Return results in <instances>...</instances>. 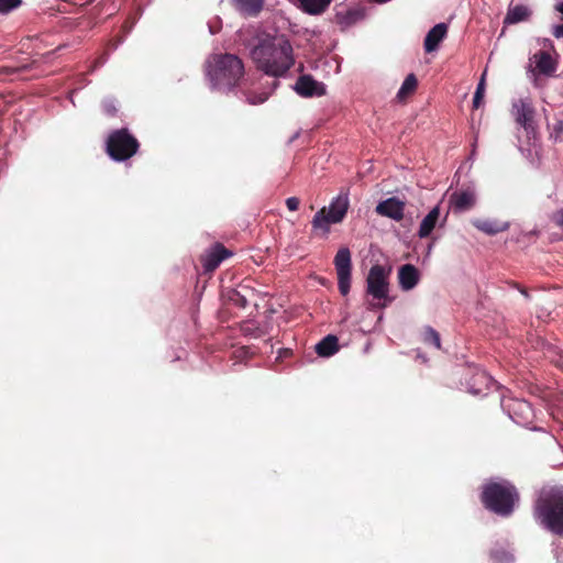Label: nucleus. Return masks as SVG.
I'll return each mask as SVG.
<instances>
[{"mask_svg":"<svg viewBox=\"0 0 563 563\" xmlns=\"http://www.w3.org/2000/svg\"><path fill=\"white\" fill-rule=\"evenodd\" d=\"M257 69L275 78L283 77L295 64L292 46L285 35H266L251 51Z\"/></svg>","mask_w":563,"mask_h":563,"instance_id":"f257e3e1","label":"nucleus"},{"mask_svg":"<svg viewBox=\"0 0 563 563\" xmlns=\"http://www.w3.org/2000/svg\"><path fill=\"white\" fill-rule=\"evenodd\" d=\"M206 76L211 88L231 90L244 76L242 60L233 54H212L205 64Z\"/></svg>","mask_w":563,"mask_h":563,"instance_id":"f03ea898","label":"nucleus"},{"mask_svg":"<svg viewBox=\"0 0 563 563\" xmlns=\"http://www.w3.org/2000/svg\"><path fill=\"white\" fill-rule=\"evenodd\" d=\"M533 516L543 528L563 537V487L543 488L534 501Z\"/></svg>","mask_w":563,"mask_h":563,"instance_id":"7ed1b4c3","label":"nucleus"},{"mask_svg":"<svg viewBox=\"0 0 563 563\" xmlns=\"http://www.w3.org/2000/svg\"><path fill=\"white\" fill-rule=\"evenodd\" d=\"M519 499L517 487L508 481L487 483L481 494L484 507L501 517H509L515 511Z\"/></svg>","mask_w":563,"mask_h":563,"instance_id":"20e7f679","label":"nucleus"},{"mask_svg":"<svg viewBox=\"0 0 563 563\" xmlns=\"http://www.w3.org/2000/svg\"><path fill=\"white\" fill-rule=\"evenodd\" d=\"M349 209V198L346 195H339L332 200L329 207H322L312 218V233L327 238L330 233L331 224L343 221Z\"/></svg>","mask_w":563,"mask_h":563,"instance_id":"39448f33","label":"nucleus"},{"mask_svg":"<svg viewBox=\"0 0 563 563\" xmlns=\"http://www.w3.org/2000/svg\"><path fill=\"white\" fill-rule=\"evenodd\" d=\"M389 272L382 265H373L366 277V294L372 297L368 309H382L391 302L389 297Z\"/></svg>","mask_w":563,"mask_h":563,"instance_id":"423d86ee","label":"nucleus"},{"mask_svg":"<svg viewBox=\"0 0 563 563\" xmlns=\"http://www.w3.org/2000/svg\"><path fill=\"white\" fill-rule=\"evenodd\" d=\"M139 148L137 139L126 128L112 131L106 141V152L115 162L131 158Z\"/></svg>","mask_w":563,"mask_h":563,"instance_id":"0eeeda50","label":"nucleus"},{"mask_svg":"<svg viewBox=\"0 0 563 563\" xmlns=\"http://www.w3.org/2000/svg\"><path fill=\"white\" fill-rule=\"evenodd\" d=\"M511 115L517 124L525 129L529 140L533 145L539 143V125L536 120L537 111L530 98H519L511 104Z\"/></svg>","mask_w":563,"mask_h":563,"instance_id":"6e6552de","label":"nucleus"},{"mask_svg":"<svg viewBox=\"0 0 563 563\" xmlns=\"http://www.w3.org/2000/svg\"><path fill=\"white\" fill-rule=\"evenodd\" d=\"M334 266L338 275V287L342 296H346L351 288L352 260L347 247H341L334 256Z\"/></svg>","mask_w":563,"mask_h":563,"instance_id":"1a4fd4ad","label":"nucleus"},{"mask_svg":"<svg viewBox=\"0 0 563 563\" xmlns=\"http://www.w3.org/2000/svg\"><path fill=\"white\" fill-rule=\"evenodd\" d=\"M233 253L227 249L222 243L212 244L201 256L200 263L206 273H212L225 260L232 256Z\"/></svg>","mask_w":563,"mask_h":563,"instance_id":"9d476101","label":"nucleus"},{"mask_svg":"<svg viewBox=\"0 0 563 563\" xmlns=\"http://www.w3.org/2000/svg\"><path fill=\"white\" fill-rule=\"evenodd\" d=\"M405 202L396 197L385 199L375 208V212L378 216L393 219L395 221H401L404 219Z\"/></svg>","mask_w":563,"mask_h":563,"instance_id":"9b49d317","label":"nucleus"},{"mask_svg":"<svg viewBox=\"0 0 563 563\" xmlns=\"http://www.w3.org/2000/svg\"><path fill=\"white\" fill-rule=\"evenodd\" d=\"M536 66L531 69L533 75L554 76L558 67L556 60L547 51H539L531 58Z\"/></svg>","mask_w":563,"mask_h":563,"instance_id":"f8f14e48","label":"nucleus"},{"mask_svg":"<svg viewBox=\"0 0 563 563\" xmlns=\"http://www.w3.org/2000/svg\"><path fill=\"white\" fill-rule=\"evenodd\" d=\"M296 92L301 97L323 96L325 88L322 82L314 80L310 75H302L297 79Z\"/></svg>","mask_w":563,"mask_h":563,"instance_id":"ddd939ff","label":"nucleus"},{"mask_svg":"<svg viewBox=\"0 0 563 563\" xmlns=\"http://www.w3.org/2000/svg\"><path fill=\"white\" fill-rule=\"evenodd\" d=\"M450 205L454 211H466L472 209L476 203L475 192L471 189L454 191L450 196Z\"/></svg>","mask_w":563,"mask_h":563,"instance_id":"4468645a","label":"nucleus"},{"mask_svg":"<svg viewBox=\"0 0 563 563\" xmlns=\"http://www.w3.org/2000/svg\"><path fill=\"white\" fill-rule=\"evenodd\" d=\"M446 33L448 26L445 23L435 24L426 35L423 43L424 51L431 53L438 49L440 43L446 36Z\"/></svg>","mask_w":563,"mask_h":563,"instance_id":"2eb2a0df","label":"nucleus"},{"mask_svg":"<svg viewBox=\"0 0 563 563\" xmlns=\"http://www.w3.org/2000/svg\"><path fill=\"white\" fill-rule=\"evenodd\" d=\"M332 0H295L298 9L309 15H320L330 7Z\"/></svg>","mask_w":563,"mask_h":563,"instance_id":"dca6fc26","label":"nucleus"},{"mask_svg":"<svg viewBox=\"0 0 563 563\" xmlns=\"http://www.w3.org/2000/svg\"><path fill=\"white\" fill-rule=\"evenodd\" d=\"M399 284L404 290L412 289L419 282V272L411 264H405L398 272Z\"/></svg>","mask_w":563,"mask_h":563,"instance_id":"f3484780","label":"nucleus"},{"mask_svg":"<svg viewBox=\"0 0 563 563\" xmlns=\"http://www.w3.org/2000/svg\"><path fill=\"white\" fill-rule=\"evenodd\" d=\"M531 10L525 4L509 5L504 19V24L509 25L527 21L531 16Z\"/></svg>","mask_w":563,"mask_h":563,"instance_id":"a211bd4d","label":"nucleus"},{"mask_svg":"<svg viewBox=\"0 0 563 563\" xmlns=\"http://www.w3.org/2000/svg\"><path fill=\"white\" fill-rule=\"evenodd\" d=\"M440 218V207L435 206L432 208L429 213L422 219L419 230H418V236L420 239L428 238L431 232L434 230L439 222Z\"/></svg>","mask_w":563,"mask_h":563,"instance_id":"6ab92c4d","label":"nucleus"},{"mask_svg":"<svg viewBox=\"0 0 563 563\" xmlns=\"http://www.w3.org/2000/svg\"><path fill=\"white\" fill-rule=\"evenodd\" d=\"M233 7L246 16H256L263 9L264 0H232Z\"/></svg>","mask_w":563,"mask_h":563,"instance_id":"aec40b11","label":"nucleus"},{"mask_svg":"<svg viewBox=\"0 0 563 563\" xmlns=\"http://www.w3.org/2000/svg\"><path fill=\"white\" fill-rule=\"evenodd\" d=\"M339 351V340L333 334L324 336L317 345L316 352L319 356L329 357Z\"/></svg>","mask_w":563,"mask_h":563,"instance_id":"412c9836","label":"nucleus"},{"mask_svg":"<svg viewBox=\"0 0 563 563\" xmlns=\"http://www.w3.org/2000/svg\"><path fill=\"white\" fill-rule=\"evenodd\" d=\"M473 225L488 235H494L505 230V227L489 220H474Z\"/></svg>","mask_w":563,"mask_h":563,"instance_id":"4be33fe9","label":"nucleus"},{"mask_svg":"<svg viewBox=\"0 0 563 563\" xmlns=\"http://www.w3.org/2000/svg\"><path fill=\"white\" fill-rule=\"evenodd\" d=\"M417 86H418V80H417L416 76L413 74H409L405 78V80L397 93V97L399 99L405 98L406 96L412 93L417 89Z\"/></svg>","mask_w":563,"mask_h":563,"instance_id":"5701e85b","label":"nucleus"},{"mask_svg":"<svg viewBox=\"0 0 563 563\" xmlns=\"http://www.w3.org/2000/svg\"><path fill=\"white\" fill-rule=\"evenodd\" d=\"M490 558L494 563H511L514 561L512 554L504 549H496L490 552Z\"/></svg>","mask_w":563,"mask_h":563,"instance_id":"b1692460","label":"nucleus"},{"mask_svg":"<svg viewBox=\"0 0 563 563\" xmlns=\"http://www.w3.org/2000/svg\"><path fill=\"white\" fill-rule=\"evenodd\" d=\"M485 93V73L483 74L474 93L473 108L478 109L483 102Z\"/></svg>","mask_w":563,"mask_h":563,"instance_id":"393cba45","label":"nucleus"},{"mask_svg":"<svg viewBox=\"0 0 563 563\" xmlns=\"http://www.w3.org/2000/svg\"><path fill=\"white\" fill-rule=\"evenodd\" d=\"M424 342L441 349V340L439 333L431 327L424 329Z\"/></svg>","mask_w":563,"mask_h":563,"instance_id":"a878e982","label":"nucleus"},{"mask_svg":"<svg viewBox=\"0 0 563 563\" xmlns=\"http://www.w3.org/2000/svg\"><path fill=\"white\" fill-rule=\"evenodd\" d=\"M268 96H269L268 92H261V93L249 92L246 95V99H247L249 103H251V104H260V103L265 102L268 99Z\"/></svg>","mask_w":563,"mask_h":563,"instance_id":"bb28decb","label":"nucleus"},{"mask_svg":"<svg viewBox=\"0 0 563 563\" xmlns=\"http://www.w3.org/2000/svg\"><path fill=\"white\" fill-rule=\"evenodd\" d=\"M563 133V121L558 120L550 131V139L554 142H558L561 139V135Z\"/></svg>","mask_w":563,"mask_h":563,"instance_id":"cd10ccee","label":"nucleus"},{"mask_svg":"<svg viewBox=\"0 0 563 563\" xmlns=\"http://www.w3.org/2000/svg\"><path fill=\"white\" fill-rule=\"evenodd\" d=\"M30 68L29 65H22L19 67L0 66V75H12L20 71H25Z\"/></svg>","mask_w":563,"mask_h":563,"instance_id":"c85d7f7f","label":"nucleus"},{"mask_svg":"<svg viewBox=\"0 0 563 563\" xmlns=\"http://www.w3.org/2000/svg\"><path fill=\"white\" fill-rule=\"evenodd\" d=\"M20 3L21 0H0V12H9Z\"/></svg>","mask_w":563,"mask_h":563,"instance_id":"c756f323","label":"nucleus"},{"mask_svg":"<svg viewBox=\"0 0 563 563\" xmlns=\"http://www.w3.org/2000/svg\"><path fill=\"white\" fill-rule=\"evenodd\" d=\"M552 221L563 231V209H560L553 213Z\"/></svg>","mask_w":563,"mask_h":563,"instance_id":"7c9ffc66","label":"nucleus"},{"mask_svg":"<svg viewBox=\"0 0 563 563\" xmlns=\"http://www.w3.org/2000/svg\"><path fill=\"white\" fill-rule=\"evenodd\" d=\"M235 302L236 306L241 308H245L247 305V300L244 296L240 295L238 291H234V296L230 298Z\"/></svg>","mask_w":563,"mask_h":563,"instance_id":"2f4dec72","label":"nucleus"},{"mask_svg":"<svg viewBox=\"0 0 563 563\" xmlns=\"http://www.w3.org/2000/svg\"><path fill=\"white\" fill-rule=\"evenodd\" d=\"M300 200L297 197H289L286 199V206L290 211L298 210Z\"/></svg>","mask_w":563,"mask_h":563,"instance_id":"473e14b6","label":"nucleus"},{"mask_svg":"<svg viewBox=\"0 0 563 563\" xmlns=\"http://www.w3.org/2000/svg\"><path fill=\"white\" fill-rule=\"evenodd\" d=\"M107 60V54H102L101 56H99L97 59H95V62L92 63L89 71H93L96 70L97 68H99L100 66H102Z\"/></svg>","mask_w":563,"mask_h":563,"instance_id":"72a5a7b5","label":"nucleus"},{"mask_svg":"<svg viewBox=\"0 0 563 563\" xmlns=\"http://www.w3.org/2000/svg\"><path fill=\"white\" fill-rule=\"evenodd\" d=\"M103 109H104L106 114L109 117H114L117 113V109L112 103H106Z\"/></svg>","mask_w":563,"mask_h":563,"instance_id":"f704fd0d","label":"nucleus"},{"mask_svg":"<svg viewBox=\"0 0 563 563\" xmlns=\"http://www.w3.org/2000/svg\"><path fill=\"white\" fill-rule=\"evenodd\" d=\"M553 35L556 38L563 37V23L554 27Z\"/></svg>","mask_w":563,"mask_h":563,"instance_id":"c9c22d12","label":"nucleus"},{"mask_svg":"<svg viewBox=\"0 0 563 563\" xmlns=\"http://www.w3.org/2000/svg\"><path fill=\"white\" fill-rule=\"evenodd\" d=\"M555 10L563 14V2H560L555 5Z\"/></svg>","mask_w":563,"mask_h":563,"instance_id":"e433bc0d","label":"nucleus"},{"mask_svg":"<svg viewBox=\"0 0 563 563\" xmlns=\"http://www.w3.org/2000/svg\"><path fill=\"white\" fill-rule=\"evenodd\" d=\"M518 289L520 290V292H521L525 297L529 298V294H528V291H527V289H526V288H520V287H518Z\"/></svg>","mask_w":563,"mask_h":563,"instance_id":"4c0bfd02","label":"nucleus"},{"mask_svg":"<svg viewBox=\"0 0 563 563\" xmlns=\"http://www.w3.org/2000/svg\"><path fill=\"white\" fill-rule=\"evenodd\" d=\"M279 85L278 80L277 79H274L272 86L273 88H276L277 86Z\"/></svg>","mask_w":563,"mask_h":563,"instance_id":"58836bf2","label":"nucleus"},{"mask_svg":"<svg viewBox=\"0 0 563 563\" xmlns=\"http://www.w3.org/2000/svg\"><path fill=\"white\" fill-rule=\"evenodd\" d=\"M519 406H520V407H521V406H527V404H526V402H520V404H519Z\"/></svg>","mask_w":563,"mask_h":563,"instance_id":"ea45409f","label":"nucleus"}]
</instances>
